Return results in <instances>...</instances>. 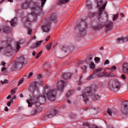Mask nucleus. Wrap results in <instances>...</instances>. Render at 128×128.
<instances>
[{
  "mask_svg": "<svg viewBox=\"0 0 128 128\" xmlns=\"http://www.w3.org/2000/svg\"><path fill=\"white\" fill-rule=\"evenodd\" d=\"M107 112H108V114H110V116H112V109L108 108V109Z\"/></svg>",
  "mask_w": 128,
  "mask_h": 128,
  "instance_id": "2f4dec72",
  "label": "nucleus"
},
{
  "mask_svg": "<svg viewBox=\"0 0 128 128\" xmlns=\"http://www.w3.org/2000/svg\"><path fill=\"white\" fill-rule=\"evenodd\" d=\"M32 74H34V73L32 72H31L29 73L28 74V78H30V76H32Z\"/></svg>",
  "mask_w": 128,
  "mask_h": 128,
  "instance_id": "8fccbe9b",
  "label": "nucleus"
},
{
  "mask_svg": "<svg viewBox=\"0 0 128 128\" xmlns=\"http://www.w3.org/2000/svg\"><path fill=\"white\" fill-rule=\"evenodd\" d=\"M50 36H48L47 38L46 39V41L48 42V40H50Z\"/></svg>",
  "mask_w": 128,
  "mask_h": 128,
  "instance_id": "69168bd1",
  "label": "nucleus"
},
{
  "mask_svg": "<svg viewBox=\"0 0 128 128\" xmlns=\"http://www.w3.org/2000/svg\"><path fill=\"white\" fill-rule=\"evenodd\" d=\"M4 110L5 112H8V106L5 107Z\"/></svg>",
  "mask_w": 128,
  "mask_h": 128,
  "instance_id": "bf43d9fd",
  "label": "nucleus"
},
{
  "mask_svg": "<svg viewBox=\"0 0 128 128\" xmlns=\"http://www.w3.org/2000/svg\"><path fill=\"white\" fill-rule=\"evenodd\" d=\"M112 22L110 21L108 22L106 24H105V27L106 28L107 30H110L112 28Z\"/></svg>",
  "mask_w": 128,
  "mask_h": 128,
  "instance_id": "f3484780",
  "label": "nucleus"
},
{
  "mask_svg": "<svg viewBox=\"0 0 128 128\" xmlns=\"http://www.w3.org/2000/svg\"><path fill=\"white\" fill-rule=\"evenodd\" d=\"M110 64V60H106L104 62V66H106V64Z\"/></svg>",
  "mask_w": 128,
  "mask_h": 128,
  "instance_id": "a19ab883",
  "label": "nucleus"
},
{
  "mask_svg": "<svg viewBox=\"0 0 128 128\" xmlns=\"http://www.w3.org/2000/svg\"><path fill=\"white\" fill-rule=\"evenodd\" d=\"M28 34H32V30L30 28H28Z\"/></svg>",
  "mask_w": 128,
  "mask_h": 128,
  "instance_id": "ea45409f",
  "label": "nucleus"
},
{
  "mask_svg": "<svg viewBox=\"0 0 128 128\" xmlns=\"http://www.w3.org/2000/svg\"><path fill=\"white\" fill-rule=\"evenodd\" d=\"M2 66H6V62H2Z\"/></svg>",
  "mask_w": 128,
  "mask_h": 128,
  "instance_id": "774afa93",
  "label": "nucleus"
},
{
  "mask_svg": "<svg viewBox=\"0 0 128 128\" xmlns=\"http://www.w3.org/2000/svg\"><path fill=\"white\" fill-rule=\"evenodd\" d=\"M128 42V37H121L117 38V42L118 44H120V42Z\"/></svg>",
  "mask_w": 128,
  "mask_h": 128,
  "instance_id": "dca6fc26",
  "label": "nucleus"
},
{
  "mask_svg": "<svg viewBox=\"0 0 128 128\" xmlns=\"http://www.w3.org/2000/svg\"><path fill=\"white\" fill-rule=\"evenodd\" d=\"M46 96L49 100L54 102L56 98V90L54 89L50 90V87L48 85L45 86L44 87V94L40 95L38 96V106H40V104H42L46 102Z\"/></svg>",
  "mask_w": 128,
  "mask_h": 128,
  "instance_id": "f257e3e1",
  "label": "nucleus"
},
{
  "mask_svg": "<svg viewBox=\"0 0 128 128\" xmlns=\"http://www.w3.org/2000/svg\"><path fill=\"white\" fill-rule=\"evenodd\" d=\"M16 90H12L10 91V94H12V96H14V94H16Z\"/></svg>",
  "mask_w": 128,
  "mask_h": 128,
  "instance_id": "a18cd8bd",
  "label": "nucleus"
},
{
  "mask_svg": "<svg viewBox=\"0 0 128 128\" xmlns=\"http://www.w3.org/2000/svg\"><path fill=\"white\" fill-rule=\"evenodd\" d=\"M96 86H94V87H87L84 89L83 90L82 96L83 98L84 102L86 104L88 102V96H91L93 97L94 100H97L100 99V96L98 95H94V93L96 92Z\"/></svg>",
  "mask_w": 128,
  "mask_h": 128,
  "instance_id": "f03ea898",
  "label": "nucleus"
},
{
  "mask_svg": "<svg viewBox=\"0 0 128 128\" xmlns=\"http://www.w3.org/2000/svg\"><path fill=\"white\" fill-rule=\"evenodd\" d=\"M106 4H104L102 2V0H97V6L99 8L98 12L96 13H89V16L90 18H93V16H97V18L98 20L100 18V16L102 14V12L106 8Z\"/></svg>",
  "mask_w": 128,
  "mask_h": 128,
  "instance_id": "20e7f679",
  "label": "nucleus"
},
{
  "mask_svg": "<svg viewBox=\"0 0 128 128\" xmlns=\"http://www.w3.org/2000/svg\"><path fill=\"white\" fill-rule=\"evenodd\" d=\"M38 82H34L30 84L29 86L28 90L32 92V94H34V92H38Z\"/></svg>",
  "mask_w": 128,
  "mask_h": 128,
  "instance_id": "0eeeda50",
  "label": "nucleus"
},
{
  "mask_svg": "<svg viewBox=\"0 0 128 128\" xmlns=\"http://www.w3.org/2000/svg\"><path fill=\"white\" fill-rule=\"evenodd\" d=\"M4 32L5 34H10V28L8 26L4 27Z\"/></svg>",
  "mask_w": 128,
  "mask_h": 128,
  "instance_id": "b1692460",
  "label": "nucleus"
},
{
  "mask_svg": "<svg viewBox=\"0 0 128 128\" xmlns=\"http://www.w3.org/2000/svg\"><path fill=\"white\" fill-rule=\"evenodd\" d=\"M94 60H95L96 62H100V58H95Z\"/></svg>",
  "mask_w": 128,
  "mask_h": 128,
  "instance_id": "09e8293b",
  "label": "nucleus"
},
{
  "mask_svg": "<svg viewBox=\"0 0 128 128\" xmlns=\"http://www.w3.org/2000/svg\"><path fill=\"white\" fill-rule=\"evenodd\" d=\"M16 96H14L12 97V100H16Z\"/></svg>",
  "mask_w": 128,
  "mask_h": 128,
  "instance_id": "338daca9",
  "label": "nucleus"
},
{
  "mask_svg": "<svg viewBox=\"0 0 128 128\" xmlns=\"http://www.w3.org/2000/svg\"><path fill=\"white\" fill-rule=\"evenodd\" d=\"M30 6V3L28 2H25L24 4H22V8L23 10H27V8H28V7Z\"/></svg>",
  "mask_w": 128,
  "mask_h": 128,
  "instance_id": "412c9836",
  "label": "nucleus"
},
{
  "mask_svg": "<svg viewBox=\"0 0 128 128\" xmlns=\"http://www.w3.org/2000/svg\"><path fill=\"white\" fill-rule=\"evenodd\" d=\"M122 114L126 116L128 114V102L125 101L122 103L121 110Z\"/></svg>",
  "mask_w": 128,
  "mask_h": 128,
  "instance_id": "6e6552de",
  "label": "nucleus"
},
{
  "mask_svg": "<svg viewBox=\"0 0 128 128\" xmlns=\"http://www.w3.org/2000/svg\"><path fill=\"white\" fill-rule=\"evenodd\" d=\"M38 78H42V74H39L37 75Z\"/></svg>",
  "mask_w": 128,
  "mask_h": 128,
  "instance_id": "5fc2aeb1",
  "label": "nucleus"
},
{
  "mask_svg": "<svg viewBox=\"0 0 128 128\" xmlns=\"http://www.w3.org/2000/svg\"><path fill=\"white\" fill-rule=\"evenodd\" d=\"M102 70L101 68L96 69L94 71V74H98V72H100Z\"/></svg>",
  "mask_w": 128,
  "mask_h": 128,
  "instance_id": "e433bc0d",
  "label": "nucleus"
},
{
  "mask_svg": "<svg viewBox=\"0 0 128 128\" xmlns=\"http://www.w3.org/2000/svg\"><path fill=\"white\" fill-rule=\"evenodd\" d=\"M43 42V40H40L37 42L36 43L33 44L32 46H30V48L34 49L36 48H38V46H40V44H42Z\"/></svg>",
  "mask_w": 128,
  "mask_h": 128,
  "instance_id": "2eb2a0df",
  "label": "nucleus"
},
{
  "mask_svg": "<svg viewBox=\"0 0 128 128\" xmlns=\"http://www.w3.org/2000/svg\"><path fill=\"white\" fill-rule=\"evenodd\" d=\"M47 22L52 24V22H54L56 24L58 22V16H56V14H50V16L47 20Z\"/></svg>",
  "mask_w": 128,
  "mask_h": 128,
  "instance_id": "9d476101",
  "label": "nucleus"
},
{
  "mask_svg": "<svg viewBox=\"0 0 128 128\" xmlns=\"http://www.w3.org/2000/svg\"><path fill=\"white\" fill-rule=\"evenodd\" d=\"M103 14L104 15V16H105V18H108V14H106V12H104L103 13Z\"/></svg>",
  "mask_w": 128,
  "mask_h": 128,
  "instance_id": "603ef678",
  "label": "nucleus"
},
{
  "mask_svg": "<svg viewBox=\"0 0 128 128\" xmlns=\"http://www.w3.org/2000/svg\"><path fill=\"white\" fill-rule=\"evenodd\" d=\"M112 70H116V66H112Z\"/></svg>",
  "mask_w": 128,
  "mask_h": 128,
  "instance_id": "6e6d98bb",
  "label": "nucleus"
},
{
  "mask_svg": "<svg viewBox=\"0 0 128 128\" xmlns=\"http://www.w3.org/2000/svg\"><path fill=\"white\" fill-rule=\"evenodd\" d=\"M122 72L124 74H128V63H124L122 64Z\"/></svg>",
  "mask_w": 128,
  "mask_h": 128,
  "instance_id": "4468645a",
  "label": "nucleus"
},
{
  "mask_svg": "<svg viewBox=\"0 0 128 128\" xmlns=\"http://www.w3.org/2000/svg\"><path fill=\"white\" fill-rule=\"evenodd\" d=\"M42 2V8H44V6L46 2V0H41Z\"/></svg>",
  "mask_w": 128,
  "mask_h": 128,
  "instance_id": "f704fd0d",
  "label": "nucleus"
},
{
  "mask_svg": "<svg viewBox=\"0 0 128 128\" xmlns=\"http://www.w3.org/2000/svg\"><path fill=\"white\" fill-rule=\"evenodd\" d=\"M104 26V24H100L99 26H93L92 28L94 30L96 31L98 30H100V28H102V27Z\"/></svg>",
  "mask_w": 128,
  "mask_h": 128,
  "instance_id": "4be33fe9",
  "label": "nucleus"
},
{
  "mask_svg": "<svg viewBox=\"0 0 128 128\" xmlns=\"http://www.w3.org/2000/svg\"><path fill=\"white\" fill-rule=\"evenodd\" d=\"M12 98V96L10 94L8 95V97L6 98L7 100H10Z\"/></svg>",
  "mask_w": 128,
  "mask_h": 128,
  "instance_id": "052dcab7",
  "label": "nucleus"
},
{
  "mask_svg": "<svg viewBox=\"0 0 128 128\" xmlns=\"http://www.w3.org/2000/svg\"><path fill=\"white\" fill-rule=\"evenodd\" d=\"M42 51L41 50L40 52H39L36 56L35 58H36V60H38V58H40V56L42 55Z\"/></svg>",
  "mask_w": 128,
  "mask_h": 128,
  "instance_id": "c756f323",
  "label": "nucleus"
},
{
  "mask_svg": "<svg viewBox=\"0 0 128 128\" xmlns=\"http://www.w3.org/2000/svg\"><path fill=\"white\" fill-rule=\"evenodd\" d=\"M64 82L62 80H60L58 82L57 88L58 90L62 92L64 88Z\"/></svg>",
  "mask_w": 128,
  "mask_h": 128,
  "instance_id": "ddd939ff",
  "label": "nucleus"
},
{
  "mask_svg": "<svg viewBox=\"0 0 128 128\" xmlns=\"http://www.w3.org/2000/svg\"><path fill=\"white\" fill-rule=\"evenodd\" d=\"M52 42H50L48 44H47L46 46V50H50V48H52Z\"/></svg>",
  "mask_w": 128,
  "mask_h": 128,
  "instance_id": "393cba45",
  "label": "nucleus"
},
{
  "mask_svg": "<svg viewBox=\"0 0 128 128\" xmlns=\"http://www.w3.org/2000/svg\"><path fill=\"white\" fill-rule=\"evenodd\" d=\"M28 60L27 58H25L24 56H20L18 58L16 62L13 63L12 69H11L10 70L13 72V70H16L18 68H22V66L28 64Z\"/></svg>",
  "mask_w": 128,
  "mask_h": 128,
  "instance_id": "7ed1b4c3",
  "label": "nucleus"
},
{
  "mask_svg": "<svg viewBox=\"0 0 128 128\" xmlns=\"http://www.w3.org/2000/svg\"><path fill=\"white\" fill-rule=\"evenodd\" d=\"M6 70V68L5 66H4L2 68L1 70H2V72H4V70Z\"/></svg>",
  "mask_w": 128,
  "mask_h": 128,
  "instance_id": "864d4df0",
  "label": "nucleus"
},
{
  "mask_svg": "<svg viewBox=\"0 0 128 128\" xmlns=\"http://www.w3.org/2000/svg\"><path fill=\"white\" fill-rule=\"evenodd\" d=\"M118 18V14H115L114 15L113 18H112V20L114 22V20H116Z\"/></svg>",
  "mask_w": 128,
  "mask_h": 128,
  "instance_id": "72a5a7b5",
  "label": "nucleus"
},
{
  "mask_svg": "<svg viewBox=\"0 0 128 128\" xmlns=\"http://www.w3.org/2000/svg\"><path fill=\"white\" fill-rule=\"evenodd\" d=\"M120 16L121 18H124V14L122 13H120Z\"/></svg>",
  "mask_w": 128,
  "mask_h": 128,
  "instance_id": "680f3d73",
  "label": "nucleus"
},
{
  "mask_svg": "<svg viewBox=\"0 0 128 128\" xmlns=\"http://www.w3.org/2000/svg\"><path fill=\"white\" fill-rule=\"evenodd\" d=\"M23 20L25 22H30V18H28V17H24L23 18Z\"/></svg>",
  "mask_w": 128,
  "mask_h": 128,
  "instance_id": "4c0bfd02",
  "label": "nucleus"
},
{
  "mask_svg": "<svg viewBox=\"0 0 128 128\" xmlns=\"http://www.w3.org/2000/svg\"><path fill=\"white\" fill-rule=\"evenodd\" d=\"M24 78H22L20 79V80L18 81V86H20V84H21L22 82H24Z\"/></svg>",
  "mask_w": 128,
  "mask_h": 128,
  "instance_id": "79ce46f5",
  "label": "nucleus"
},
{
  "mask_svg": "<svg viewBox=\"0 0 128 128\" xmlns=\"http://www.w3.org/2000/svg\"><path fill=\"white\" fill-rule=\"evenodd\" d=\"M88 64L90 66V68H92V70H94L96 66V65L94 64V63L92 62H90L88 63Z\"/></svg>",
  "mask_w": 128,
  "mask_h": 128,
  "instance_id": "cd10ccee",
  "label": "nucleus"
},
{
  "mask_svg": "<svg viewBox=\"0 0 128 128\" xmlns=\"http://www.w3.org/2000/svg\"><path fill=\"white\" fill-rule=\"evenodd\" d=\"M82 72H86V68L87 67L86 66H84L83 67L81 68Z\"/></svg>",
  "mask_w": 128,
  "mask_h": 128,
  "instance_id": "c9c22d12",
  "label": "nucleus"
},
{
  "mask_svg": "<svg viewBox=\"0 0 128 128\" xmlns=\"http://www.w3.org/2000/svg\"><path fill=\"white\" fill-rule=\"evenodd\" d=\"M70 116L72 118H76V114L74 113H70Z\"/></svg>",
  "mask_w": 128,
  "mask_h": 128,
  "instance_id": "7c9ffc66",
  "label": "nucleus"
},
{
  "mask_svg": "<svg viewBox=\"0 0 128 128\" xmlns=\"http://www.w3.org/2000/svg\"><path fill=\"white\" fill-rule=\"evenodd\" d=\"M109 88L111 90H113V92L120 90V83L116 80L110 81L109 84Z\"/></svg>",
  "mask_w": 128,
  "mask_h": 128,
  "instance_id": "423d86ee",
  "label": "nucleus"
},
{
  "mask_svg": "<svg viewBox=\"0 0 128 128\" xmlns=\"http://www.w3.org/2000/svg\"><path fill=\"white\" fill-rule=\"evenodd\" d=\"M88 28V24L86 22H81L80 24L77 23V24L75 26V28H78L80 32L81 36H84L86 34V28Z\"/></svg>",
  "mask_w": 128,
  "mask_h": 128,
  "instance_id": "39448f33",
  "label": "nucleus"
},
{
  "mask_svg": "<svg viewBox=\"0 0 128 128\" xmlns=\"http://www.w3.org/2000/svg\"><path fill=\"white\" fill-rule=\"evenodd\" d=\"M17 22H18V18H16V17L14 18L13 19H12L10 22V24L12 26H14L16 24Z\"/></svg>",
  "mask_w": 128,
  "mask_h": 128,
  "instance_id": "aec40b11",
  "label": "nucleus"
},
{
  "mask_svg": "<svg viewBox=\"0 0 128 128\" xmlns=\"http://www.w3.org/2000/svg\"><path fill=\"white\" fill-rule=\"evenodd\" d=\"M51 24H50V23H49L48 22H47L46 25H44L42 26V29L43 32H48L50 30Z\"/></svg>",
  "mask_w": 128,
  "mask_h": 128,
  "instance_id": "f8f14e48",
  "label": "nucleus"
},
{
  "mask_svg": "<svg viewBox=\"0 0 128 128\" xmlns=\"http://www.w3.org/2000/svg\"><path fill=\"white\" fill-rule=\"evenodd\" d=\"M36 51H33V52L32 53V56H36Z\"/></svg>",
  "mask_w": 128,
  "mask_h": 128,
  "instance_id": "13d9d810",
  "label": "nucleus"
},
{
  "mask_svg": "<svg viewBox=\"0 0 128 128\" xmlns=\"http://www.w3.org/2000/svg\"><path fill=\"white\" fill-rule=\"evenodd\" d=\"M87 8H88L89 10H92V4H87Z\"/></svg>",
  "mask_w": 128,
  "mask_h": 128,
  "instance_id": "49530a36",
  "label": "nucleus"
},
{
  "mask_svg": "<svg viewBox=\"0 0 128 128\" xmlns=\"http://www.w3.org/2000/svg\"><path fill=\"white\" fill-rule=\"evenodd\" d=\"M74 94V91L72 90H70L66 94V98H69L70 96H72Z\"/></svg>",
  "mask_w": 128,
  "mask_h": 128,
  "instance_id": "c85d7f7f",
  "label": "nucleus"
},
{
  "mask_svg": "<svg viewBox=\"0 0 128 128\" xmlns=\"http://www.w3.org/2000/svg\"><path fill=\"white\" fill-rule=\"evenodd\" d=\"M78 78H79V82H80V80H82V76H78Z\"/></svg>",
  "mask_w": 128,
  "mask_h": 128,
  "instance_id": "0e129e2a",
  "label": "nucleus"
},
{
  "mask_svg": "<svg viewBox=\"0 0 128 128\" xmlns=\"http://www.w3.org/2000/svg\"><path fill=\"white\" fill-rule=\"evenodd\" d=\"M30 101L28 100H27V103L28 104V106L29 108H30L32 106L33 104H35L36 106H38V96L36 97L34 96L31 100ZM30 102L32 103H30Z\"/></svg>",
  "mask_w": 128,
  "mask_h": 128,
  "instance_id": "1a4fd4ad",
  "label": "nucleus"
},
{
  "mask_svg": "<svg viewBox=\"0 0 128 128\" xmlns=\"http://www.w3.org/2000/svg\"><path fill=\"white\" fill-rule=\"evenodd\" d=\"M91 128H98L96 126V125H92L91 126Z\"/></svg>",
  "mask_w": 128,
  "mask_h": 128,
  "instance_id": "4d7b16f0",
  "label": "nucleus"
},
{
  "mask_svg": "<svg viewBox=\"0 0 128 128\" xmlns=\"http://www.w3.org/2000/svg\"><path fill=\"white\" fill-rule=\"evenodd\" d=\"M70 2V0H60L58 2V5L62 6V4H68Z\"/></svg>",
  "mask_w": 128,
  "mask_h": 128,
  "instance_id": "5701e85b",
  "label": "nucleus"
},
{
  "mask_svg": "<svg viewBox=\"0 0 128 128\" xmlns=\"http://www.w3.org/2000/svg\"><path fill=\"white\" fill-rule=\"evenodd\" d=\"M62 49L63 50H64V52H66V46H62Z\"/></svg>",
  "mask_w": 128,
  "mask_h": 128,
  "instance_id": "3c124183",
  "label": "nucleus"
},
{
  "mask_svg": "<svg viewBox=\"0 0 128 128\" xmlns=\"http://www.w3.org/2000/svg\"><path fill=\"white\" fill-rule=\"evenodd\" d=\"M104 76H112V75L108 72L104 73Z\"/></svg>",
  "mask_w": 128,
  "mask_h": 128,
  "instance_id": "37998d69",
  "label": "nucleus"
},
{
  "mask_svg": "<svg viewBox=\"0 0 128 128\" xmlns=\"http://www.w3.org/2000/svg\"><path fill=\"white\" fill-rule=\"evenodd\" d=\"M70 76H72L70 73H64L62 75V78L64 80H68V78H70Z\"/></svg>",
  "mask_w": 128,
  "mask_h": 128,
  "instance_id": "6ab92c4d",
  "label": "nucleus"
},
{
  "mask_svg": "<svg viewBox=\"0 0 128 128\" xmlns=\"http://www.w3.org/2000/svg\"><path fill=\"white\" fill-rule=\"evenodd\" d=\"M34 7H32V14H36V13L34 12L35 10H36L38 8L39 10H40V6H38V3L36 2L34 3Z\"/></svg>",
  "mask_w": 128,
  "mask_h": 128,
  "instance_id": "a211bd4d",
  "label": "nucleus"
},
{
  "mask_svg": "<svg viewBox=\"0 0 128 128\" xmlns=\"http://www.w3.org/2000/svg\"><path fill=\"white\" fill-rule=\"evenodd\" d=\"M126 75L124 74H122L121 76V78H122V80H126Z\"/></svg>",
  "mask_w": 128,
  "mask_h": 128,
  "instance_id": "de8ad7c7",
  "label": "nucleus"
},
{
  "mask_svg": "<svg viewBox=\"0 0 128 128\" xmlns=\"http://www.w3.org/2000/svg\"><path fill=\"white\" fill-rule=\"evenodd\" d=\"M104 76V73L103 72L99 73L98 74V78H102V76Z\"/></svg>",
  "mask_w": 128,
  "mask_h": 128,
  "instance_id": "473e14b6",
  "label": "nucleus"
},
{
  "mask_svg": "<svg viewBox=\"0 0 128 128\" xmlns=\"http://www.w3.org/2000/svg\"><path fill=\"white\" fill-rule=\"evenodd\" d=\"M11 104L12 103L10 102H8V103H7L8 106H10Z\"/></svg>",
  "mask_w": 128,
  "mask_h": 128,
  "instance_id": "e2e57ef3",
  "label": "nucleus"
},
{
  "mask_svg": "<svg viewBox=\"0 0 128 128\" xmlns=\"http://www.w3.org/2000/svg\"><path fill=\"white\" fill-rule=\"evenodd\" d=\"M1 82H2V84H8V80H5L4 81H1Z\"/></svg>",
  "mask_w": 128,
  "mask_h": 128,
  "instance_id": "58836bf2",
  "label": "nucleus"
},
{
  "mask_svg": "<svg viewBox=\"0 0 128 128\" xmlns=\"http://www.w3.org/2000/svg\"><path fill=\"white\" fill-rule=\"evenodd\" d=\"M16 52H18V50H20V42H17L16 45Z\"/></svg>",
  "mask_w": 128,
  "mask_h": 128,
  "instance_id": "bb28decb",
  "label": "nucleus"
},
{
  "mask_svg": "<svg viewBox=\"0 0 128 128\" xmlns=\"http://www.w3.org/2000/svg\"><path fill=\"white\" fill-rule=\"evenodd\" d=\"M7 50H12V45L10 44L8 45Z\"/></svg>",
  "mask_w": 128,
  "mask_h": 128,
  "instance_id": "c03bdc74",
  "label": "nucleus"
},
{
  "mask_svg": "<svg viewBox=\"0 0 128 128\" xmlns=\"http://www.w3.org/2000/svg\"><path fill=\"white\" fill-rule=\"evenodd\" d=\"M56 114H58V110H54L47 113L44 116V120H48V118H53V116H56Z\"/></svg>",
  "mask_w": 128,
  "mask_h": 128,
  "instance_id": "9b49d317",
  "label": "nucleus"
},
{
  "mask_svg": "<svg viewBox=\"0 0 128 128\" xmlns=\"http://www.w3.org/2000/svg\"><path fill=\"white\" fill-rule=\"evenodd\" d=\"M84 126H88L89 128H92V124H90L88 122H83Z\"/></svg>",
  "mask_w": 128,
  "mask_h": 128,
  "instance_id": "a878e982",
  "label": "nucleus"
}]
</instances>
